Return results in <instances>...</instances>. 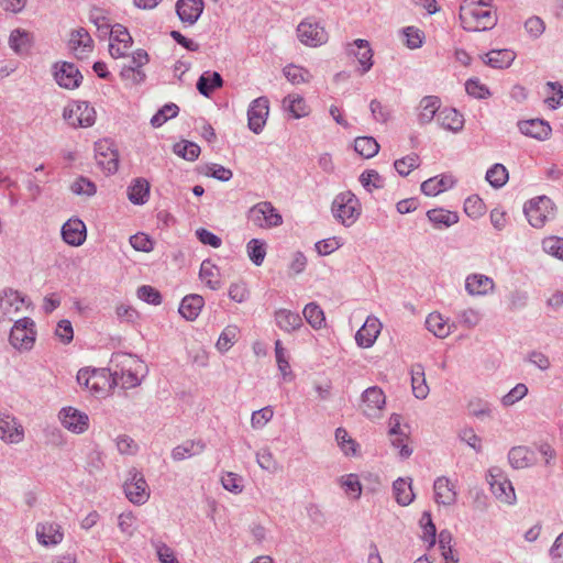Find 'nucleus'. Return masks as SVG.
<instances>
[{"instance_id": "obj_1", "label": "nucleus", "mask_w": 563, "mask_h": 563, "mask_svg": "<svg viewBox=\"0 0 563 563\" xmlns=\"http://www.w3.org/2000/svg\"><path fill=\"white\" fill-rule=\"evenodd\" d=\"M462 27L467 32H482L497 23L496 11L483 0H464L459 14Z\"/></svg>"}, {"instance_id": "obj_2", "label": "nucleus", "mask_w": 563, "mask_h": 563, "mask_svg": "<svg viewBox=\"0 0 563 563\" xmlns=\"http://www.w3.org/2000/svg\"><path fill=\"white\" fill-rule=\"evenodd\" d=\"M77 382L92 394L103 396L113 388V374L106 368H81Z\"/></svg>"}, {"instance_id": "obj_3", "label": "nucleus", "mask_w": 563, "mask_h": 563, "mask_svg": "<svg viewBox=\"0 0 563 563\" xmlns=\"http://www.w3.org/2000/svg\"><path fill=\"white\" fill-rule=\"evenodd\" d=\"M36 327L35 322L24 317L15 320L9 334L10 345L20 353L29 352L33 349L36 341Z\"/></svg>"}, {"instance_id": "obj_4", "label": "nucleus", "mask_w": 563, "mask_h": 563, "mask_svg": "<svg viewBox=\"0 0 563 563\" xmlns=\"http://www.w3.org/2000/svg\"><path fill=\"white\" fill-rule=\"evenodd\" d=\"M331 209L333 217L345 227L354 224L361 216V203L350 190L336 195Z\"/></svg>"}, {"instance_id": "obj_5", "label": "nucleus", "mask_w": 563, "mask_h": 563, "mask_svg": "<svg viewBox=\"0 0 563 563\" xmlns=\"http://www.w3.org/2000/svg\"><path fill=\"white\" fill-rule=\"evenodd\" d=\"M555 211L554 202L547 196L536 197L526 202L523 207L528 222L537 229L543 228L548 221L554 219Z\"/></svg>"}, {"instance_id": "obj_6", "label": "nucleus", "mask_w": 563, "mask_h": 563, "mask_svg": "<svg viewBox=\"0 0 563 563\" xmlns=\"http://www.w3.org/2000/svg\"><path fill=\"white\" fill-rule=\"evenodd\" d=\"M490 492L501 503L514 505L516 503L515 488L505 472L497 466L488 470L486 476Z\"/></svg>"}, {"instance_id": "obj_7", "label": "nucleus", "mask_w": 563, "mask_h": 563, "mask_svg": "<svg viewBox=\"0 0 563 563\" xmlns=\"http://www.w3.org/2000/svg\"><path fill=\"white\" fill-rule=\"evenodd\" d=\"M249 221L261 229H272L283 223L278 210L269 201H261L247 211Z\"/></svg>"}, {"instance_id": "obj_8", "label": "nucleus", "mask_w": 563, "mask_h": 563, "mask_svg": "<svg viewBox=\"0 0 563 563\" xmlns=\"http://www.w3.org/2000/svg\"><path fill=\"white\" fill-rule=\"evenodd\" d=\"M63 118L73 128H89L96 122V110L87 101H73L65 107Z\"/></svg>"}, {"instance_id": "obj_9", "label": "nucleus", "mask_w": 563, "mask_h": 563, "mask_svg": "<svg viewBox=\"0 0 563 563\" xmlns=\"http://www.w3.org/2000/svg\"><path fill=\"white\" fill-rule=\"evenodd\" d=\"M125 497L134 505H144L150 498V487L144 475L131 468L123 484Z\"/></svg>"}, {"instance_id": "obj_10", "label": "nucleus", "mask_w": 563, "mask_h": 563, "mask_svg": "<svg viewBox=\"0 0 563 563\" xmlns=\"http://www.w3.org/2000/svg\"><path fill=\"white\" fill-rule=\"evenodd\" d=\"M26 297L15 289L5 288L0 292V323L12 321L22 311Z\"/></svg>"}, {"instance_id": "obj_11", "label": "nucleus", "mask_w": 563, "mask_h": 563, "mask_svg": "<svg viewBox=\"0 0 563 563\" xmlns=\"http://www.w3.org/2000/svg\"><path fill=\"white\" fill-rule=\"evenodd\" d=\"M95 47L93 40L85 27H77L70 31L67 48L78 59L88 58Z\"/></svg>"}, {"instance_id": "obj_12", "label": "nucleus", "mask_w": 563, "mask_h": 563, "mask_svg": "<svg viewBox=\"0 0 563 563\" xmlns=\"http://www.w3.org/2000/svg\"><path fill=\"white\" fill-rule=\"evenodd\" d=\"M95 159L97 165L108 174H114L118 170L119 154L109 140H100L95 143Z\"/></svg>"}, {"instance_id": "obj_13", "label": "nucleus", "mask_w": 563, "mask_h": 563, "mask_svg": "<svg viewBox=\"0 0 563 563\" xmlns=\"http://www.w3.org/2000/svg\"><path fill=\"white\" fill-rule=\"evenodd\" d=\"M299 41L306 46L317 47L328 41V33L319 22L307 19L297 26Z\"/></svg>"}, {"instance_id": "obj_14", "label": "nucleus", "mask_w": 563, "mask_h": 563, "mask_svg": "<svg viewBox=\"0 0 563 563\" xmlns=\"http://www.w3.org/2000/svg\"><path fill=\"white\" fill-rule=\"evenodd\" d=\"M62 426L71 433L82 434L89 428V417L74 407H64L58 412Z\"/></svg>"}, {"instance_id": "obj_15", "label": "nucleus", "mask_w": 563, "mask_h": 563, "mask_svg": "<svg viewBox=\"0 0 563 563\" xmlns=\"http://www.w3.org/2000/svg\"><path fill=\"white\" fill-rule=\"evenodd\" d=\"M53 75L57 85L64 89H76L82 80V75L75 64L58 62L53 66Z\"/></svg>"}, {"instance_id": "obj_16", "label": "nucleus", "mask_w": 563, "mask_h": 563, "mask_svg": "<svg viewBox=\"0 0 563 563\" xmlns=\"http://www.w3.org/2000/svg\"><path fill=\"white\" fill-rule=\"evenodd\" d=\"M386 404V397L382 388L377 386L368 387L362 394L361 411L369 419H376L382 416Z\"/></svg>"}, {"instance_id": "obj_17", "label": "nucleus", "mask_w": 563, "mask_h": 563, "mask_svg": "<svg viewBox=\"0 0 563 563\" xmlns=\"http://www.w3.org/2000/svg\"><path fill=\"white\" fill-rule=\"evenodd\" d=\"M345 52L349 56H353L357 59L360 65V74L364 75L373 67L374 52L367 40L357 38L345 45Z\"/></svg>"}, {"instance_id": "obj_18", "label": "nucleus", "mask_w": 563, "mask_h": 563, "mask_svg": "<svg viewBox=\"0 0 563 563\" xmlns=\"http://www.w3.org/2000/svg\"><path fill=\"white\" fill-rule=\"evenodd\" d=\"M269 113V101L266 97L254 99L247 110V124L252 132L260 134L267 121Z\"/></svg>"}, {"instance_id": "obj_19", "label": "nucleus", "mask_w": 563, "mask_h": 563, "mask_svg": "<svg viewBox=\"0 0 563 563\" xmlns=\"http://www.w3.org/2000/svg\"><path fill=\"white\" fill-rule=\"evenodd\" d=\"M465 291L472 297H486L495 292L494 279L482 273H472L465 277Z\"/></svg>"}, {"instance_id": "obj_20", "label": "nucleus", "mask_w": 563, "mask_h": 563, "mask_svg": "<svg viewBox=\"0 0 563 563\" xmlns=\"http://www.w3.org/2000/svg\"><path fill=\"white\" fill-rule=\"evenodd\" d=\"M434 501L442 506H452L457 500L456 484L446 476H439L433 483Z\"/></svg>"}, {"instance_id": "obj_21", "label": "nucleus", "mask_w": 563, "mask_h": 563, "mask_svg": "<svg viewBox=\"0 0 563 563\" xmlns=\"http://www.w3.org/2000/svg\"><path fill=\"white\" fill-rule=\"evenodd\" d=\"M383 324L375 316H368L355 334L356 344L360 347L368 349L376 342Z\"/></svg>"}, {"instance_id": "obj_22", "label": "nucleus", "mask_w": 563, "mask_h": 563, "mask_svg": "<svg viewBox=\"0 0 563 563\" xmlns=\"http://www.w3.org/2000/svg\"><path fill=\"white\" fill-rule=\"evenodd\" d=\"M0 439L11 444H18L23 441V427L14 417L0 413Z\"/></svg>"}, {"instance_id": "obj_23", "label": "nucleus", "mask_w": 563, "mask_h": 563, "mask_svg": "<svg viewBox=\"0 0 563 563\" xmlns=\"http://www.w3.org/2000/svg\"><path fill=\"white\" fill-rule=\"evenodd\" d=\"M36 539L44 547H55L64 539L62 527L56 522H40L36 525Z\"/></svg>"}, {"instance_id": "obj_24", "label": "nucleus", "mask_w": 563, "mask_h": 563, "mask_svg": "<svg viewBox=\"0 0 563 563\" xmlns=\"http://www.w3.org/2000/svg\"><path fill=\"white\" fill-rule=\"evenodd\" d=\"M203 0H178L176 13L180 21L187 25H194L203 12Z\"/></svg>"}, {"instance_id": "obj_25", "label": "nucleus", "mask_w": 563, "mask_h": 563, "mask_svg": "<svg viewBox=\"0 0 563 563\" xmlns=\"http://www.w3.org/2000/svg\"><path fill=\"white\" fill-rule=\"evenodd\" d=\"M86 224L80 219H69L62 227V238L71 246H80L86 241Z\"/></svg>"}, {"instance_id": "obj_26", "label": "nucleus", "mask_w": 563, "mask_h": 563, "mask_svg": "<svg viewBox=\"0 0 563 563\" xmlns=\"http://www.w3.org/2000/svg\"><path fill=\"white\" fill-rule=\"evenodd\" d=\"M518 129L523 135L539 141L549 139L552 131L550 124L547 121L540 119L520 121L518 123Z\"/></svg>"}, {"instance_id": "obj_27", "label": "nucleus", "mask_w": 563, "mask_h": 563, "mask_svg": "<svg viewBox=\"0 0 563 563\" xmlns=\"http://www.w3.org/2000/svg\"><path fill=\"white\" fill-rule=\"evenodd\" d=\"M508 461L516 470L531 467L537 463V456L533 450L525 445H518L510 449Z\"/></svg>"}, {"instance_id": "obj_28", "label": "nucleus", "mask_w": 563, "mask_h": 563, "mask_svg": "<svg viewBox=\"0 0 563 563\" xmlns=\"http://www.w3.org/2000/svg\"><path fill=\"white\" fill-rule=\"evenodd\" d=\"M440 107H441V100L439 97H435V96L423 97L420 100L419 106L417 108L418 123L420 125L430 123L433 120L437 112L439 113V111L441 110Z\"/></svg>"}, {"instance_id": "obj_29", "label": "nucleus", "mask_w": 563, "mask_h": 563, "mask_svg": "<svg viewBox=\"0 0 563 563\" xmlns=\"http://www.w3.org/2000/svg\"><path fill=\"white\" fill-rule=\"evenodd\" d=\"M455 184V179L452 175H438L424 180L421 184V191L427 196H437L450 188Z\"/></svg>"}, {"instance_id": "obj_30", "label": "nucleus", "mask_w": 563, "mask_h": 563, "mask_svg": "<svg viewBox=\"0 0 563 563\" xmlns=\"http://www.w3.org/2000/svg\"><path fill=\"white\" fill-rule=\"evenodd\" d=\"M441 128L453 133L460 132L464 126L463 115L454 108H443L437 115Z\"/></svg>"}, {"instance_id": "obj_31", "label": "nucleus", "mask_w": 563, "mask_h": 563, "mask_svg": "<svg viewBox=\"0 0 563 563\" xmlns=\"http://www.w3.org/2000/svg\"><path fill=\"white\" fill-rule=\"evenodd\" d=\"M276 325L284 332L290 333L301 328L302 319L299 313L288 309H278L274 313Z\"/></svg>"}, {"instance_id": "obj_32", "label": "nucleus", "mask_w": 563, "mask_h": 563, "mask_svg": "<svg viewBox=\"0 0 563 563\" xmlns=\"http://www.w3.org/2000/svg\"><path fill=\"white\" fill-rule=\"evenodd\" d=\"M203 305L202 296L196 294L187 295L183 298L178 311L186 320L194 321L199 316Z\"/></svg>"}, {"instance_id": "obj_33", "label": "nucleus", "mask_w": 563, "mask_h": 563, "mask_svg": "<svg viewBox=\"0 0 563 563\" xmlns=\"http://www.w3.org/2000/svg\"><path fill=\"white\" fill-rule=\"evenodd\" d=\"M516 54L510 49H492L483 56V62L497 69L508 68L515 60Z\"/></svg>"}, {"instance_id": "obj_34", "label": "nucleus", "mask_w": 563, "mask_h": 563, "mask_svg": "<svg viewBox=\"0 0 563 563\" xmlns=\"http://www.w3.org/2000/svg\"><path fill=\"white\" fill-rule=\"evenodd\" d=\"M412 394L418 399H426L429 395V386L426 380L424 367L422 364H415L410 371Z\"/></svg>"}, {"instance_id": "obj_35", "label": "nucleus", "mask_w": 563, "mask_h": 563, "mask_svg": "<svg viewBox=\"0 0 563 563\" xmlns=\"http://www.w3.org/2000/svg\"><path fill=\"white\" fill-rule=\"evenodd\" d=\"M135 368L132 369H122L121 373L114 372L113 374V386H121L124 389H130L139 386L141 384V378L139 376V368L142 367V363L135 361Z\"/></svg>"}, {"instance_id": "obj_36", "label": "nucleus", "mask_w": 563, "mask_h": 563, "mask_svg": "<svg viewBox=\"0 0 563 563\" xmlns=\"http://www.w3.org/2000/svg\"><path fill=\"white\" fill-rule=\"evenodd\" d=\"M427 329L439 339H444L450 335L452 325L439 312H431L426 319Z\"/></svg>"}, {"instance_id": "obj_37", "label": "nucleus", "mask_w": 563, "mask_h": 563, "mask_svg": "<svg viewBox=\"0 0 563 563\" xmlns=\"http://www.w3.org/2000/svg\"><path fill=\"white\" fill-rule=\"evenodd\" d=\"M206 449V444L201 440H190L186 441L180 445H177L172 451V457L174 461H183L185 459L199 455L201 454Z\"/></svg>"}, {"instance_id": "obj_38", "label": "nucleus", "mask_w": 563, "mask_h": 563, "mask_svg": "<svg viewBox=\"0 0 563 563\" xmlns=\"http://www.w3.org/2000/svg\"><path fill=\"white\" fill-rule=\"evenodd\" d=\"M429 221L438 229L449 228L459 222L456 212L449 211L442 208L431 209L427 212Z\"/></svg>"}, {"instance_id": "obj_39", "label": "nucleus", "mask_w": 563, "mask_h": 563, "mask_svg": "<svg viewBox=\"0 0 563 563\" xmlns=\"http://www.w3.org/2000/svg\"><path fill=\"white\" fill-rule=\"evenodd\" d=\"M222 86L223 79L217 71H206L197 81V89L205 97H209L214 89L221 88Z\"/></svg>"}, {"instance_id": "obj_40", "label": "nucleus", "mask_w": 563, "mask_h": 563, "mask_svg": "<svg viewBox=\"0 0 563 563\" xmlns=\"http://www.w3.org/2000/svg\"><path fill=\"white\" fill-rule=\"evenodd\" d=\"M199 277L212 290L221 287L219 268L209 260L201 263Z\"/></svg>"}, {"instance_id": "obj_41", "label": "nucleus", "mask_w": 563, "mask_h": 563, "mask_svg": "<svg viewBox=\"0 0 563 563\" xmlns=\"http://www.w3.org/2000/svg\"><path fill=\"white\" fill-rule=\"evenodd\" d=\"M150 196V184L144 178H136L128 188L129 200L134 205H144Z\"/></svg>"}, {"instance_id": "obj_42", "label": "nucleus", "mask_w": 563, "mask_h": 563, "mask_svg": "<svg viewBox=\"0 0 563 563\" xmlns=\"http://www.w3.org/2000/svg\"><path fill=\"white\" fill-rule=\"evenodd\" d=\"M393 492L396 498V501L400 506H408L412 503L415 498V494L411 487L410 478H398L393 484Z\"/></svg>"}, {"instance_id": "obj_43", "label": "nucleus", "mask_w": 563, "mask_h": 563, "mask_svg": "<svg viewBox=\"0 0 563 563\" xmlns=\"http://www.w3.org/2000/svg\"><path fill=\"white\" fill-rule=\"evenodd\" d=\"M31 34L22 29H15L10 33L9 46L18 55H22L31 47Z\"/></svg>"}, {"instance_id": "obj_44", "label": "nucleus", "mask_w": 563, "mask_h": 563, "mask_svg": "<svg viewBox=\"0 0 563 563\" xmlns=\"http://www.w3.org/2000/svg\"><path fill=\"white\" fill-rule=\"evenodd\" d=\"M453 536L449 530H442L438 537L439 549L445 563H459L457 555L453 552Z\"/></svg>"}, {"instance_id": "obj_45", "label": "nucleus", "mask_w": 563, "mask_h": 563, "mask_svg": "<svg viewBox=\"0 0 563 563\" xmlns=\"http://www.w3.org/2000/svg\"><path fill=\"white\" fill-rule=\"evenodd\" d=\"M283 107L295 119H299L308 114V108L305 102V99L296 93L286 96L283 100Z\"/></svg>"}, {"instance_id": "obj_46", "label": "nucleus", "mask_w": 563, "mask_h": 563, "mask_svg": "<svg viewBox=\"0 0 563 563\" xmlns=\"http://www.w3.org/2000/svg\"><path fill=\"white\" fill-rule=\"evenodd\" d=\"M246 253L255 266H261L267 253V244L264 240L252 239L246 244Z\"/></svg>"}, {"instance_id": "obj_47", "label": "nucleus", "mask_w": 563, "mask_h": 563, "mask_svg": "<svg viewBox=\"0 0 563 563\" xmlns=\"http://www.w3.org/2000/svg\"><path fill=\"white\" fill-rule=\"evenodd\" d=\"M339 484L344 494L351 499H358L362 495V484L356 474L343 475L339 478Z\"/></svg>"}, {"instance_id": "obj_48", "label": "nucleus", "mask_w": 563, "mask_h": 563, "mask_svg": "<svg viewBox=\"0 0 563 563\" xmlns=\"http://www.w3.org/2000/svg\"><path fill=\"white\" fill-rule=\"evenodd\" d=\"M275 356H276L277 367H278L279 372L282 373L284 380L291 382L294 379V374L290 369L287 351L283 346L280 340H276V342H275Z\"/></svg>"}, {"instance_id": "obj_49", "label": "nucleus", "mask_w": 563, "mask_h": 563, "mask_svg": "<svg viewBox=\"0 0 563 563\" xmlns=\"http://www.w3.org/2000/svg\"><path fill=\"white\" fill-rule=\"evenodd\" d=\"M240 333V329L234 324L227 325L223 331L221 332L217 343L216 347L219 352L225 353L228 352L238 341Z\"/></svg>"}, {"instance_id": "obj_50", "label": "nucleus", "mask_w": 563, "mask_h": 563, "mask_svg": "<svg viewBox=\"0 0 563 563\" xmlns=\"http://www.w3.org/2000/svg\"><path fill=\"white\" fill-rule=\"evenodd\" d=\"M303 317L306 321L316 330L325 325V317L323 310L314 302H310L303 308Z\"/></svg>"}, {"instance_id": "obj_51", "label": "nucleus", "mask_w": 563, "mask_h": 563, "mask_svg": "<svg viewBox=\"0 0 563 563\" xmlns=\"http://www.w3.org/2000/svg\"><path fill=\"white\" fill-rule=\"evenodd\" d=\"M354 150L363 157L371 158L378 153L379 145L372 136H360L354 141Z\"/></svg>"}, {"instance_id": "obj_52", "label": "nucleus", "mask_w": 563, "mask_h": 563, "mask_svg": "<svg viewBox=\"0 0 563 563\" xmlns=\"http://www.w3.org/2000/svg\"><path fill=\"white\" fill-rule=\"evenodd\" d=\"M547 99L545 103L551 109H556L563 106V85L558 81H548L545 85Z\"/></svg>"}, {"instance_id": "obj_53", "label": "nucleus", "mask_w": 563, "mask_h": 563, "mask_svg": "<svg viewBox=\"0 0 563 563\" xmlns=\"http://www.w3.org/2000/svg\"><path fill=\"white\" fill-rule=\"evenodd\" d=\"M283 73L287 80L290 81L292 85L309 82L312 77L309 70L292 64L287 65L284 68Z\"/></svg>"}, {"instance_id": "obj_54", "label": "nucleus", "mask_w": 563, "mask_h": 563, "mask_svg": "<svg viewBox=\"0 0 563 563\" xmlns=\"http://www.w3.org/2000/svg\"><path fill=\"white\" fill-rule=\"evenodd\" d=\"M363 188L373 192L375 189H380L384 187V178L374 169L364 170L358 178Z\"/></svg>"}, {"instance_id": "obj_55", "label": "nucleus", "mask_w": 563, "mask_h": 563, "mask_svg": "<svg viewBox=\"0 0 563 563\" xmlns=\"http://www.w3.org/2000/svg\"><path fill=\"white\" fill-rule=\"evenodd\" d=\"M151 545L155 550L157 559L161 563H179L175 551L165 542L157 539H152Z\"/></svg>"}, {"instance_id": "obj_56", "label": "nucleus", "mask_w": 563, "mask_h": 563, "mask_svg": "<svg viewBox=\"0 0 563 563\" xmlns=\"http://www.w3.org/2000/svg\"><path fill=\"white\" fill-rule=\"evenodd\" d=\"M179 108L176 103H167L163 106L151 119L153 128H159L169 119L177 117Z\"/></svg>"}, {"instance_id": "obj_57", "label": "nucleus", "mask_w": 563, "mask_h": 563, "mask_svg": "<svg viewBox=\"0 0 563 563\" xmlns=\"http://www.w3.org/2000/svg\"><path fill=\"white\" fill-rule=\"evenodd\" d=\"M542 250L560 261H563V238L561 236H547L541 242Z\"/></svg>"}, {"instance_id": "obj_58", "label": "nucleus", "mask_w": 563, "mask_h": 563, "mask_svg": "<svg viewBox=\"0 0 563 563\" xmlns=\"http://www.w3.org/2000/svg\"><path fill=\"white\" fill-rule=\"evenodd\" d=\"M174 153L186 161L194 162L199 157L200 147L189 141H181L174 145Z\"/></svg>"}, {"instance_id": "obj_59", "label": "nucleus", "mask_w": 563, "mask_h": 563, "mask_svg": "<svg viewBox=\"0 0 563 563\" xmlns=\"http://www.w3.org/2000/svg\"><path fill=\"white\" fill-rule=\"evenodd\" d=\"M486 180L494 187L500 188L508 180V170L501 164L493 165L486 173Z\"/></svg>"}, {"instance_id": "obj_60", "label": "nucleus", "mask_w": 563, "mask_h": 563, "mask_svg": "<svg viewBox=\"0 0 563 563\" xmlns=\"http://www.w3.org/2000/svg\"><path fill=\"white\" fill-rule=\"evenodd\" d=\"M118 527L121 533H123L125 537H133L137 529L136 517L132 511L120 514L118 517Z\"/></svg>"}, {"instance_id": "obj_61", "label": "nucleus", "mask_w": 563, "mask_h": 563, "mask_svg": "<svg viewBox=\"0 0 563 563\" xmlns=\"http://www.w3.org/2000/svg\"><path fill=\"white\" fill-rule=\"evenodd\" d=\"M120 77L126 85H140L145 80V73L132 65H124L121 68Z\"/></svg>"}, {"instance_id": "obj_62", "label": "nucleus", "mask_w": 563, "mask_h": 563, "mask_svg": "<svg viewBox=\"0 0 563 563\" xmlns=\"http://www.w3.org/2000/svg\"><path fill=\"white\" fill-rule=\"evenodd\" d=\"M464 211L472 219H478L485 213V203L477 196L473 195L465 199Z\"/></svg>"}, {"instance_id": "obj_63", "label": "nucleus", "mask_w": 563, "mask_h": 563, "mask_svg": "<svg viewBox=\"0 0 563 563\" xmlns=\"http://www.w3.org/2000/svg\"><path fill=\"white\" fill-rule=\"evenodd\" d=\"M419 166V156L415 153L402 158L396 159L394 167L400 176H407L411 170Z\"/></svg>"}, {"instance_id": "obj_64", "label": "nucleus", "mask_w": 563, "mask_h": 563, "mask_svg": "<svg viewBox=\"0 0 563 563\" xmlns=\"http://www.w3.org/2000/svg\"><path fill=\"white\" fill-rule=\"evenodd\" d=\"M256 462L262 470L269 473H275L278 470L277 461L273 453L266 448L256 453Z\"/></svg>"}]
</instances>
